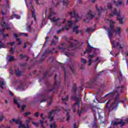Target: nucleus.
I'll return each mask as SVG.
<instances>
[{"label":"nucleus","mask_w":128,"mask_h":128,"mask_svg":"<svg viewBox=\"0 0 128 128\" xmlns=\"http://www.w3.org/2000/svg\"><path fill=\"white\" fill-rule=\"evenodd\" d=\"M118 96H120V94H117L114 98V102L112 104L110 100H108L105 106V108L109 110H116L118 107V104L120 102ZM110 104H112L108 106V105Z\"/></svg>","instance_id":"1"},{"label":"nucleus","mask_w":128,"mask_h":128,"mask_svg":"<svg viewBox=\"0 0 128 128\" xmlns=\"http://www.w3.org/2000/svg\"><path fill=\"white\" fill-rule=\"evenodd\" d=\"M56 78H58V74H56L54 76V82L53 86H52L50 83L48 82H46L45 83V84L47 88H52L51 89L46 90V92L47 94H48L50 92H52L53 93L56 92H58V79H56Z\"/></svg>","instance_id":"2"},{"label":"nucleus","mask_w":128,"mask_h":128,"mask_svg":"<svg viewBox=\"0 0 128 128\" xmlns=\"http://www.w3.org/2000/svg\"><path fill=\"white\" fill-rule=\"evenodd\" d=\"M65 40L66 42H68L70 45L68 46L66 48L58 46V48L59 50H62L64 52L65 56H70V53L68 52L70 50H74L76 48V46L74 45V43L72 42L68 41V38L65 37Z\"/></svg>","instance_id":"3"},{"label":"nucleus","mask_w":128,"mask_h":128,"mask_svg":"<svg viewBox=\"0 0 128 128\" xmlns=\"http://www.w3.org/2000/svg\"><path fill=\"white\" fill-rule=\"evenodd\" d=\"M124 90V86H116L115 90H113V92H110L108 94H106L104 98L108 96V98H112L114 94V92H122V90Z\"/></svg>","instance_id":"4"},{"label":"nucleus","mask_w":128,"mask_h":128,"mask_svg":"<svg viewBox=\"0 0 128 128\" xmlns=\"http://www.w3.org/2000/svg\"><path fill=\"white\" fill-rule=\"evenodd\" d=\"M10 18H8V17L7 16H5L4 18H2V20L0 22L1 26L4 28H5L6 30H10V28L8 27V26H10V24L6 22H8Z\"/></svg>","instance_id":"5"},{"label":"nucleus","mask_w":128,"mask_h":128,"mask_svg":"<svg viewBox=\"0 0 128 128\" xmlns=\"http://www.w3.org/2000/svg\"><path fill=\"white\" fill-rule=\"evenodd\" d=\"M56 12H54V10H52V9L50 10V14L48 16V20H50V22H58V20H62V18H58L57 19L56 18V17H53L52 18V16H56Z\"/></svg>","instance_id":"6"},{"label":"nucleus","mask_w":128,"mask_h":128,"mask_svg":"<svg viewBox=\"0 0 128 128\" xmlns=\"http://www.w3.org/2000/svg\"><path fill=\"white\" fill-rule=\"evenodd\" d=\"M114 22L112 20H110V28H108V36L110 40L112 38V30H114Z\"/></svg>","instance_id":"7"},{"label":"nucleus","mask_w":128,"mask_h":128,"mask_svg":"<svg viewBox=\"0 0 128 128\" xmlns=\"http://www.w3.org/2000/svg\"><path fill=\"white\" fill-rule=\"evenodd\" d=\"M72 100H74L76 102V103L74 104V112H76V106H78V108H80V102L78 100V98L76 97V95H73L71 96Z\"/></svg>","instance_id":"8"},{"label":"nucleus","mask_w":128,"mask_h":128,"mask_svg":"<svg viewBox=\"0 0 128 128\" xmlns=\"http://www.w3.org/2000/svg\"><path fill=\"white\" fill-rule=\"evenodd\" d=\"M10 124H12V122H15L16 124H20L18 128H28V126H24V124H22V120L20 119V120H16L14 118H12V120H10Z\"/></svg>","instance_id":"9"},{"label":"nucleus","mask_w":128,"mask_h":128,"mask_svg":"<svg viewBox=\"0 0 128 128\" xmlns=\"http://www.w3.org/2000/svg\"><path fill=\"white\" fill-rule=\"evenodd\" d=\"M98 80V77L92 78L88 82L90 86H96Z\"/></svg>","instance_id":"10"},{"label":"nucleus","mask_w":128,"mask_h":128,"mask_svg":"<svg viewBox=\"0 0 128 128\" xmlns=\"http://www.w3.org/2000/svg\"><path fill=\"white\" fill-rule=\"evenodd\" d=\"M93 48L94 47H92V46L90 44V42H88V48L84 52V54L85 55L86 52L87 54H90Z\"/></svg>","instance_id":"11"},{"label":"nucleus","mask_w":128,"mask_h":128,"mask_svg":"<svg viewBox=\"0 0 128 128\" xmlns=\"http://www.w3.org/2000/svg\"><path fill=\"white\" fill-rule=\"evenodd\" d=\"M47 96L48 97V100H50V101L48 100L47 101V106H52L54 96L52 94L51 96H48V94H47Z\"/></svg>","instance_id":"12"},{"label":"nucleus","mask_w":128,"mask_h":128,"mask_svg":"<svg viewBox=\"0 0 128 128\" xmlns=\"http://www.w3.org/2000/svg\"><path fill=\"white\" fill-rule=\"evenodd\" d=\"M120 46L119 47V48H121L122 50V48H124V46H122V45H120V42H118L116 43V42H113L112 43V48H116V46Z\"/></svg>","instance_id":"13"},{"label":"nucleus","mask_w":128,"mask_h":128,"mask_svg":"<svg viewBox=\"0 0 128 128\" xmlns=\"http://www.w3.org/2000/svg\"><path fill=\"white\" fill-rule=\"evenodd\" d=\"M120 124V126H124V123L122 122V120H120L119 122H114L113 123V126H118V124Z\"/></svg>","instance_id":"14"},{"label":"nucleus","mask_w":128,"mask_h":128,"mask_svg":"<svg viewBox=\"0 0 128 128\" xmlns=\"http://www.w3.org/2000/svg\"><path fill=\"white\" fill-rule=\"evenodd\" d=\"M114 16H120V13L118 12V10L116 8H115L114 11H112V14H110V16L112 17Z\"/></svg>","instance_id":"15"},{"label":"nucleus","mask_w":128,"mask_h":128,"mask_svg":"<svg viewBox=\"0 0 128 128\" xmlns=\"http://www.w3.org/2000/svg\"><path fill=\"white\" fill-rule=\"evenodd\" d=\"M70 69L71 70V72H72L73 74H74V76H76V66H74V64L70 66Z\"/></svg>","instance_id":"16"},{"label":"nucleus","mask_w":128,"mask_h":128,"mask_svg":"<svg viewBox=\"0 0 128 128\" xmlns=\"http://www.w3.org/2000/svg\"><path fill=\"white\" fill-rule=\"evenodd\" d=\"M4 28L0 29V34L2 36L3 38H8V34H4Z\"/></svg>","instance_id":"17"},{"label":"nucleus","mask_w":128,"mask_h":128,"mask_svg":"<svg viewBox=\"0 0 128 128\" xmlns=\"http://www.w3.org/2000/svg\"><path fill=\"white\" fill-rule=\"evenodd\" d=\"M60 108H57L56 110H51L49 114H50L51 116L52 114H55L56 113V112H60Z\"/></svg>","instance_id":"18"},{"label":"nucleus","mask_w":128,"mask_h":128,"mask_svg":"<svg viewBox=\"0 0 128 128\" xmlns=\"http://www.w3.org/2000/svg\"><path fill=\"white\" fill-rule=\"evenodd\" d=\"M76 90H78L76 84L74 83V86L72 88V92H74V94H76Z\"/></svg>","instance_id":"19"},{"label":"nucleus","mask_w":128,"mask_h":128,"mask_svg":"<svg viewBox=\"0 0 128 128\" xmlns=\"http://www.w3.org/2000/svg\"><path fill=\"white\" fill-rule=\"evenodd\" d=\"M113 4H115L116 6H122V1L119 0L118 2H116L115 0L113 1Z\"/></svg>","instance_id":"20"},{"label":"nucleus","mask_w":128,"mask_h":128,"mask_svg":"<svg viewBox=\"0 0 128 128\" xmlns=\"http://www.w3.org/2000/svg\"><path fill=\"white\" fill-rule=\"evenodd\" d=\"M88 16H87L88 20H92L94 18V16L92 14V11L90 10L89 12L88 13Z\"/></svg>","instance_id":"21"},{"label":"nucleus","mask_w":128,"mask_h":128,"mask_svg":"<svg viewBox=\"0 0 128 128\" xmlns=\"http://www.w3.org/2000/svg\"><path fill=\"white\" fill-rule=\"evenodd\" d=\"M96 9L97 10L98 12V16H102V12L104 10V8L100 7V8H98L97 5H96Z\"/></svg>","instance_id":"22"},{"label":"nucleus","mask_w":128,"mask_h":128,"mask_svg":"<svg viewBox=\"0 0 128 128\" xmlns=\"http://www.w3.org/2000/svg\"><path fill=\"white\" fill-rule=\"evenodd\" d=\"M61 68L64 70V80H66L68 78V74H66V68H64V65H62Z\"/></svg>","instance_id":"23"},{"label":"nucleus","mask_w":128,"mask_h":128,"mask_svg":"<svg viewBox=\"0 0 128 128\" xmlns=\"http://www.w3.org/2000/svg\"><path fill=\"white\" fill-rule=\"evenodd\" d=\"M15 74L17 76H22V71L20 70V69L18 68L15 70Z\"/></svg>","instance_id":"24"},{"label":"nucleus","mask_w":128,"mask_h":128,"mask_svg":"<svg viewBox=\"0 0 128 128\" xmlns=\"http://www.w3.org/2000/svg\"><path fill=\"white\" fill-rule=\"evenodd\" d=\"M124 16L122 17L120 16L117 18V20H119V24H123L122 20H124Z\"/></svg>","instance_id":"25"},{"label":"nucleus","mask_w":128,"mask_h":128,"mask_svg":"<svg viewBox=\"0 0 128 128\" xmlns=\"http://www.w3.org/2000/svg\"><path fill=\"white\" fill-rule=\"evenodd\" d=\"M78 26H75L74 27H73V32H74L76 34H78Z\"/></svg>","instance_id":"26"},{"label":"nucleus","mask_w":128,"mask_h":128,"mask_svg":"<svg viewBox=\"0 0 128 128\" xmlns=\"http://www.w3.org/2000/svg\"><path fill=\"white\" fill-rule=\"evenodd\" d=\"M11 17L12 18H18V20H20V16L18 15H16V14L14 13L12 15Z\"/></svg>","instance_id":"27"},{"label":"nucleus","mask_w":128,"mask_h":128,"mask_svg":"<svg viewBox=\"0 0 128 128\" xmlns=\"http://www.w3.org/2000/svg\"><path fill=\"white\" fill-rule=\"evenodd\" d=\"M14 102L16 104L18 105V108H20V104H18V100L16 99V98H14Z\"/></svg>","instance_id":"28"},{"label":"nucleus","mask_w":128,"mask_h":128,"mask_svg":"<svg viewBox=\"0 0 128 128\" xmlns=\"http://www.w3.org/2000/svg\"><path fill=\"white\" fill-rule=\"evenodd\" d=\"M66 116H67V118H66V120L67 122H69L70 118V112H67V113L66 114Z\"/></svg>","instance_id":"29"},{"label":"nucleus","mask_w":128,"mask_h":128,"mask_svg":"<svg viewBox=\"0 0 128 128\" xmlns=\"http://www.w3.org/2000/svg\"><path fill=\"white\" fill-rule=\"evenodd\" d=\"M82 44H84V43L82 42L81 44L80 43H78L76 46V48H81Z\"/></svg>","instance_id":"30"},{"label":"nucleus","mask_w":128,"mask_h":128,"mask_svg":"<svg viewBox=\"0 0 128 128\" xmlns=\"http://www.w3.org/2000/svg\"><path fill=\"white\" fill-rule=\"evenodd\" d=\"M6 44L4 43H2V40H0V48H5Z\"/></svg>","instance_id":"31"},{"label":"nucleus","mask_w":128,"mask_h":128,"mask_svg":"<svg viewBox=\"0 0 128 128\" xmlns=\"http://www.w3.org/2000/svg\"><path fill=\"white\" fill-rule=\"evenodd\" d=\"M32 18H34L35 22L36 20V12L34 11L32 12Z\"/></svg>","instance_id":"32"},{"label":"nucleus","mask_w":128,"mask_h":128,"mask_svg":"<svg viewBox=\"0 0 128 128\" xmlns=\"http://www.w3.org/2000/svg\"><path fill=\"white\" fill-rule=\"evenodd\" d=\"M4 82L2 80H0V88H2V90H4Z\"/></svg>","instance_id":"33"},{"label":"nucleus","mask_w":128,"mask_h":128,"mask_svg":"<svg viewBox=\"0 0 128 128\" xmlns=\"http://www.w3.org/2000/svg\"><path fill=\"white\" fill-rule=\"evenodd\" d=\"M56 122H54L53 123H51L50 124V128H56Z\"/></svg>","instance_id":"34"},{"label":"nucleus","mask_w":128,"mask_h":128,"mask_svg":"<svg viewBox=\"0 0 128 128\" xmlns=\"http://www.w3.org/2000/svg\"><path fill=\"white\" fill-rule=\"evenodd\" d=\"M117 30L116 31V34H118V36H120V27H117Z\"/></svg>","instance_id":"35"},{"label":"nucleus","mask_w":128,"mask_h":128,"mask_svg":"<svg viewBox=\"0 0 128 128\" xmlns=\"http://www.w3.org/2000/svg\"><path fill=\"white\" fill-rule=\"evenodd\" d=\"M94 32V29H91L90 28H86V30H85V31L86 32H88V34L90 33V32Z\"/></svg>","instance_id":"36"},{"label":"nucleus","mask_w":128,"mask_h":128,"mask_svg":"<svg viewBox=\"0 0 128 128\" xmlns=\"http://www.w3.org/2000/svg\"><path fill=\"white\" fill-rule=\"evenodd\" d=\"M107 8L108 10H112V6L110 3H108Z\"/></svg>","instance_id":"37"},{"label":"nucleus","mask_w":128,"mask_h":128,"mask_svg":"<svg viewBox=\"0 0 128 128\" xmlns=\"http://www.w3.org/2000/svg\"><path fill=\"white\" fill-rule=\"evenodd\" d=\"M44 53L46 54H54V52H52V50H46Z\"/></svg>","instance_id":"38"},{"label":"nucleus","mask_w":128,"mask_h":128,"mask_svg":"<svg viewBox=\"0 0 128 128\" xmlns=\"http://www.w3.org/2000/svg\"><path fill=\"white\" fill-rule=\"evenodd\" d=\"M48 118L50 120V122H52V120H54V116H52V115L49 114Z\"/></svg>","instance_id":"39"},{"label":"nucleus","mask_w":128,"mask_h":128,"mask_svg":"<svg viewBox=\"0 0 128 128\" xmlns=\"http://www.w3.org/2000/svg\"><path fill=\"white\" fill-rule=\"evenodd\" d=\"M14 60V56H10L8 59V62H10Z\"/></svg>","instance_id":"40"},{"label":"nucleus","mask_w":128,"mask_h":128,"mask_svg":"<svg viewBox=\"0 0 128 128\" xmlns=\"http://www.w3.org/2000/svg\"><path fill=\"white\" fill-rule=\"evenodd\" d=\"M68 4H70V2L68 0L66 1H63L64 6H68Z\"/></svg>","instance_id":"41"},{"label":"nucleus","mask_w":128,"mask_h":128,"mask_svg":"<svg viewBox=\"0 0 128 128\" xmlns=\"http://www.w3.org/2000/svg\"><path fill=\"white\" fill-rule=\"evenodd\" d=\"M20 60H22V58H27L26 56L23 55L22 54H20Z\"/></svg>","instance_id":"42"},{"label":"nucleus","mask_w":128,"mask_h":128,"mask_svg":"<svg viewBox=\"0 0 128 128\" xmlns=\"http://www.w3.org/2000/svg\"><path fill=\"white\" fill-rule=\"evenodd\" d=\"M39 120L40 122V124L41 126V128H44V121H42L41 120Z\"/></svg>","instance_id":"43"},{"label":"nucleus","mask_w":128,"mask_h":128,"mask_svg":"<svg viewBox=\"0 0 128 128\" xmlns=\"http://www.w3.org/2000/svg\"><path fill=\"white\" fill-rule=\"evenodd\" d=\"M32 124H34V126H36V128H38V123L34 122H32Z\"/></svg>","instance_id":"44"},{"label":"nucleus","mask_w":128,"mask_h":128,"mask_svg":"<svg viewBox=\"0 0 128 128\" xmlns=\"http://www.w3.org/2000/svg\"><path fill=\"white\" fill-rule=\"evenodd\" d=\"M30 112H27L25 113L24 114V116H25L26 117L28 116H30Z\"/></svg>","instance_id":"45"},{"label":"nucleus","mask_w":128,"mask_h":128,"mask_svg":"<svg viewBox=\"0 0 128 128\" xmlns=\"http://www.w3.org/2000/svg\"><path fill=\"white\" fill-rule=\"evenodd\" d=\"M26 108V104L23 105V106L21 108V112H24Z\"/></svg>","instance_id":"46"},{"label":"nucleus","mask_w":128,"mask_h":128,"mask_svg":"<svg viewBox=\"0 0 128 128\" xmlns=\"http://www.w3.org/2000/svg\"><path fill=\"white\" fill-rule=\"evenodd\" d=\"M34 116H35V118H38V116H40V112H35Z\"/></svg>","instance_id":"47"},{"label":"nucleus","mask_w":128,"mask_h":128,"mask_svg":"<svg viewBox=\"0 0 128 128\" xmlns=\"http://www.w3.org/2000/svg\"><path fill=\"white\" fill-rule=\"evenodd\" d=\"M14 50L15 48L12 47L10 50V52L11 54H14Z\"/></svg>","instance_id":"48"},{"label":"nucleus","mask_w":128,"mask_h":128,"mask_svg":"<svg viewBox=\"0 0 128 128\" xmlns=\"http://www.w3.org/2000/svg\"><path fill=\"white\" fill-rule=\"evenodd\" d=\"M19 36H28V34L21 32L19 34Z\"/></svg>","instance_id":"49"},{"label":"nucleus","mask_w":128,"mask_h":128,"mask_svg":"<svg viewBox=\"0 0 128 128\" xmlns=\"http://www.w3.org/2000/svg\"><path fill=\"white\" fill-rule=\"evenodd\" d=\"M48 72H45V74H44V75L43 76V78H46V76H48Z\"/></svg>","instance_id":"50"},{"label":"nucleus","mask_w":128,"mask_h":128,"mask_svg":"<svg viewBox=\"0 0 128 128\" xmlns=\"http://www.w3.org/2000/svg\"><path fill=\"white\" fill-rule=\"evenodd\" d=\"M92 128H98V124L96 122H94V124H92Z\"/></svg>","instance_id":"51"},{"label":"nucleus","mask_w":128,"mask_h":128,"mask_svg":"<svg viewBox=\"0 0 128 128\" xmlns=\"http://www.w3.org/2000/svg\"><path fill=\"white\" fill-rule=\"evenodd\" d=\"M16 40L18 42V44L19 46H20V44H22V40H20V38H18L16 39Z\"/></svg>","instance_id":"52"},{"label":"nucleus","mask_w":128,"mask_h":128,"mask_svg":"<svg viewBox=\"0 0 128 128\" xmlns=\"http://www.w3.org/2000/svg\"><path fill=\"white\" fill-rule=\"evenodd\" d=\"M81 62L83 64H86V59H84V58H81Z\"/></svg>","instance_id":"53"},{"label":"nucleus","mask_w":128,"mask_h":128,"mask_svg":"<svg viewBox=\"0 0 128 128\" xmlns=\"http://www.w3.org/2000/svg\"><path fill=\"white\" fill-rule=\"evenodd\" d=\"M90 64H92V59L90 58H88V66H90Z\"/></svg>","instance_id":"54"},{"label":"nucleus","mask_w":128,"mask_h":128,"mask_svg":"<svg viewBox=\"0 0 128 128\" xmlns=\"http://www.w3.org/2000/svg\"><path fill=\"white\" fill-rule=\"evenodd\" d=\"M27 30L29 32H30V30H32V27L30 26H28Z\"/></svg>","instance_id":"55"},{"label":"nucleus","mask_w":128,"mask_h":128,"mask_svg":"<svg viewBox=\"0 0 128 128\" xmlns=\"http://www.w3.org/2000/svg\"><path fill=\"white\" fill-rule=\"evenodd\" d=\"M26 63H21L20 64V66H26Z\"/></svg>","instance_id":"56"},{"label":"nucleus","mask_w":128,"mask_h":128,"mask_svg":"<svg viewBox=\"0 0 128 128\" xmlns=\"http://www.w3.org/2000/svg\"><path fill=\"white\" fill-rule=\"evenodd\" d=\"M8 44H11V46H14L16 44V42H10L8 43Z\"/></svg>","instance_id":"57"},{"label":"nucleus","mask_w":128,"mask_h":128,"mask_svg":"<svg viewBox=\"0 0 128 128\" xmlns=\"http://www.w3.org/2000/svg\"><path fill=\"white\" fill-rule=\"evenodd\" d=\"M48 38H48V36H46V41L44 42V46L46 45V42H48Z\"/></svg>","instance_id":"58"},{"label":"nucleus","mask_w":128,"mask_h":128,"mask_svg":"<svg viewBox=\"0 0 128 128\" xmlns=\"http://www.w3.org/2000/svg\"><path fill=\"white\" fill-rule=\"evenodd\" d=\"M68 100V96H66V98H62V100H63V102H65V100Z\"/></svg>","instance_id":"59"},{"label":"nucleus","mask_w":128,"mask_h":128,"mask_svg":"<svg viewBox=\"0 0 128 128\" xmlns=\"http://www.w3.org/2000/svg\"><path fill=\"white\" fill-rule=\"evenodd\" d=\"M94 56V54H92L88 56V58H92Z\"/></svg>","instance_id":"60"},{"label":"nucleus","mask_w":128,"mask_h":128,"mask_svg":"<svg viewBox=\"0 0 128 128\" xmlns=\"http://www.w3.org/2000/svg\"><path fill=\"white\" fill-rule=\"evenodd\" d=\"M96 122H98V119L96 118V116H94V122L96 123Z\"/></svg>","instance_id":"61"},{"label":"nucleus","mask_w":128,"mask_h":128,"mask_svg":"<svg viewBox=\"0 0 128 128\" xmlns=\"http://www.w3.org/2000/svg\"><path fill=\"white\" fill-rule=\"evenodd\" d=\"M82 110H78V114L79 116H80L82 114Z\"/></svg>","instance_id":"62"},{"label":"nucleus","mask_w":128,"mask_h":128,"mask_svg":"<svg viewBox=\"0 0 128 128\" xmlns=\"http://www.w3.org/2000/svg\"><path fill=\"white\" fill-rule=\"evenodd\" d=\"M51 44H56V40H52Z\"/></svg>","instance_id":"63"},{"label":"nucleus","mask_w":128,"mask_h":128,"mask_svg":"<svg viewBox=\"0 0 128 128\" xmlns=\"http://www.w3.org/2000/svg\"><path fill=\"white\" fill-rule=\"evenodd\" d=\"M68 24H69V26H72V22L68 21Z\"/></svg>","instance_id":"64"}]
</instances>
